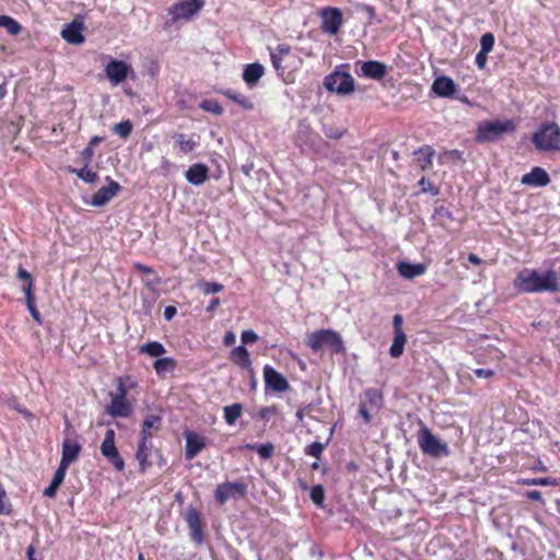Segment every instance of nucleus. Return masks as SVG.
I'll return each instance as SVG.
<instances>
[{"mask_svg":"<svg viewBox=\"0 0 560 560\" xmlns=\"http://www.w3.org/2000/svg\"><path fill=\"white\" fill-rule=\"evenodd\" d=\"M521 183L533 187H545L550 183V176L542 167L535 166L529 173L523 175Z\"/></svg>","mask_w":560,"mask_h":560,"instance_id":"obj_19","label":"nucleus"},{"mask_svg":"<svg viewBox=\"0 0 560 560\" xmlns=\"http://www.w3.org/2000/svg\"><path fill=\"white\" fill-rule=\"evenodd\" d=\"M93 154H94L93 148H91L89 145L82 150L81 156L84 161V165L89 166V163L91 162Z\"/></svg>","mask_w":560,"mask_h":560,"instance_id":"obj_54","label":"nucleus"},{"mask_svg":"<svg viewBox=\"0 0 560 560\" xmlns=\"http://www.w3.org/2000/svg\"><path fill=\"white\" fill-rule=\"evenodd\" d=\"M235 342V335L232 331H228L223 338V343L225 346H232Z\"/></svg>","mask_w":560,"mask_h":560,"instance_id":"obj_61","label":"nucleus"},{"mask_svg":"<svg viewBox=\"0 0 560 560\" xmlns=\"http://www.w3.org/2000/svg\"><path fill=\"white\" fill-rule=\"evenodd\" d=\"M404 318L400 314H396L393 317V326H394V332L404 331L401 328Z\"/></svg>","mask_w":560,"mask_h":560,"instance_id":"obj_56","label":"nucleus"},{"mask_svg":"<svg viewBox=\"0 0 560 560\" xmlns=\"http://www.w3.org/2000/svg\"><path fill=\"white\" fill-rule=\"evenodd\" d=\"M397 270L399 275L406 279H413L425 272V266L423 264H410V262H398Z\"/></svg>","mask_w":560,"mask_h":560,"instance_id":"obj_24","label":"nucleus"},{"mask_svg":"<svg viewBox=\"0 0 560 560\" xmlns=\"http://www.w3.org/2000/svg\"><path fill=\"white\" fill-rule=\"evenodd\" d=\"M203 4V0H182L174 3L167 10L171 19L165 22L164 28H170L180 21L190 20L202 9Z\"/></svg>","mask_w":560,"mask_h":560,"instance_id":"obj_6","label":"nucleus"},{"mask_svg":"<svg viewBox=\"0 0 560 560\" xmlns=\"http://www.w3.org/2000/svg\"><path fill=\"white\" fill-rule=\"evenodd\" d=\"M70 172L75 174L80 179L89 184H94L98 179V175L94 171L89 168V166L86 165H84V167L80 170L71 168Z\"/></svg>","mask_w":560,"mask_h":560,"instance_id":"obj_35","label":"nucleus"},{"mask_svg":"<svg viewBox=\"0 0 560 560\" xmlns=\"http://www.w3.org/2000/svg\"><path fill=\"white\" fill-rule=\"evenodd\" d=\"M361 402H366V406L370 407L371 410L377 411L383 404V395L376 388H369L364 392V397Z\"/></svg>","mask_w":560,"mask_h":560,"instance_id":"obj_28","label":"nucleus"},{"mask_svg":"<svg viewBox=\"0 0 560 560\" xmlns=\"http://www.w3.org/2000/svg\"><path fill=\"white\" fill-rule=\"evenodd\" d=\"M118 392L116 396L112 397L110 405L107 406L106 412L112 417H129L132 412V407L125 399L127 392L121 382L118 385Z\"/></svg>","mask_w":560,"mask_h":560,"instance_id":"obj_10","label":"nucleus"},{"mask_svg":"<svg viewBox=\"0 0 560 560\" xmlns=\"http://www.w3.org/2000/svg\"><path fill=\"white\" fill-rule=\"evenodd\" d=\"M418 444L423 454L433 458L446 457L451 454L447 444L440 441L425 425L418 433Z\"/></svg>","mask_w":560,"mask_h":560,"instance_id":"obj_7","label":"nucleus"},{"mask_svg":"<svg viewBox=\"0 0 560 560\" xmlns=\"http://www.w3.org/2000/svg\"><path fill=\"white\" fill-rule=\"evenodd\" d=\"M526 497L533 501H542V495L539 491L533 490L526 493Z\"/></svg>","mask_w":560,"mask_h":560,"instance_id":"obj_62","label":"nucleus"},{"mask_svg":"<svg viewBox=\"0 0 560 560\" xmlns=\"http://www.w3.org/2000/svg\"><path fill=\"white\" fill-rule=\"evenodd\" d=\"M357 65H361L359 74L369 79L382 80L387 72L386 65L381 61H358Z\"/></svg>","mask_w":560,"mask_h":560,"instance_id":"obj_17","label":"nucleus"},{"mask_svg":"<svg viewBox=\"0 0 560 560\" xmlns=\"http://www.w3.org/2000/svg\"><path fill=\"white\" fill-rule=\"evenodd\" d=\"M310 497L317 506H323L325 500V490L322 485H316L311 489Z\"/></svg>","mask_w":560,"mask_h":560,"instance_id":"obj_41","label":"nucleus"},{"mask_svg":"<svg viewBox=\"0 0 560 560\" xmlns=\"http://www.w3.org/2000/svg\"><path fill=\"white\" fill-rule=\"evenodd\" d=\"M533 143L539 151H560V128L556 122L542 124L533 135Z\"/></svg>","mask_w":560,"mask_h":560,"instance_id":"obj_5","label":"nucleus"},{"mask_svg":"<svg viewBox=\"0 0 560 560\" xmlns=\"http://www.w3.org/2000/svg\"><path fill=\"white\" fill-rule=\"evenodd\" d=\"M419 185L421 186L422 188V191L423 192H430L432 194L433 196H436L439 195L440 190L438 187H435L429 179H427L425 177H422L420 180H419Z\"/></svg>","mask_w":560,"mask_h":560,"instance_id":"obj_48","label":"nucleus"},{"mask_svg":"<svg viewBox=\"0 0 560 560\" xmlns=\"http://www.w3.org/2000/svg\"><path fill=\"white\" fill-rule=\"evenodd\" d=\"M114 132L118 135L120 138H128L132 131V124L130 120H125L121 122H118L113 128Z\"/></svg>","mask_w":560,"mask_h":560,"instance_id":"obj_39","label":"nucleus"},{"mask_svg":"<svg viewBox=\"0 0 560 560\" xmlns=\"http://www.w3.org/2000/svg\"><path fill=\"white\" fill-rule=\"evenodd\" d=\"M102 455L115 467L116 470L122 471L125 468V462L118 453L115 445V431L108 429L105 433L104 441L101 445Z\"/></svg>","mask_w":560,"mask_h":560,"instance_id":"obj_8","label":"nucleus"},{"mask_svg":"<svg viewBox=\"0 0 560 560\" xmlns=\"http://www.w3.org/2000/svg\"><path fill=\"white\" fill-rule=\"evenodd\" d=\"M417 162L421 170L425 171L432 165V158L434 155V151L430 147H424L419 149L416 152Z\"/></svg>","mask_w":560,"mask_h":560,"instance_id":"obj_30","label":"nucleus"},{"mask_svg":"<svg viewBox=\"0 0 560 560\" xmlns=\"http://www.w3.org/2000/svg\"><path fill=\"white\" fill-rule=\"evenodd\" d=\"M264 377L267 388H271L277 393H283L289 389L290 385L287 378L273 368L266 365L264 368Z\"/></svg>","mask_w":560,"mask_h":560,"instance_id":"obj_15","label":"nucleus"},{"mask_svg":"<svg viewBox=\"0 0 560 560\" xmlns=\"http://www.w3.org/2000/svg\"><path fill=\"white\" fill-rule=\"evenodd\" d=\"M136 268H137L139 271H141V272H143V273H147V275H151V273H153V272H154V271H153V269H152L151 267L144 266V265H142V264H136Z\"/></svg>","mask_w":560,"mask_h":560,"instance_id":"obj_63","label":"nucleus"},{"mask_svg":"<svg viewBox=\"0 0 560 560\" xmlns=\"http://www.w3.org/2000/svg\"><path fill=\"white\" fill-rule=\"evenodd\" d=\"M184 518L190 530L191 540L198 545L201 544L203 540V534L200 513L190 505L185 510Z\"/></svg>","mask_w":560,"mask_h":560,"instance_id":"obj_13","label":"nucleus"},{"mask_svg":"<svg viewBox=\"0 0 560 560\" xmlns=\"http://www.w3.org/2000/svg\"><path fill=\"white\" fill-rule=\"evenodd\" d=\"M270 57H271V61H272V66L275 67V69L278 71V72H281L283 73L284 70H285V67L282 66V59L278 52H270Z\"/></svg>","mask_w":560,"mask_h":560,"instance_id":"obj_50","label":"nucleus"},{"mask_svg":"<svg viewBox=\"0 0 560 560\" xmlns=\"http://www.w3.org/2000/svg\"><path fill=\"white\" fill-rule=\"evenodd\" d=\"M81 451V445L77 442L66 440L62 444V454L60 464L69 467L71 463L77 460Z\"/></svg>","mask_w":560,"mask_h":560,"instance_id":"obj_22","label":"nucleus"},{"mask_svg":"<svg viewBox=\"0 0 560 560\" xmlns=\"http://www.w3.org/2000/svg\"><path fill=\"white\" fill-rule=\"evenodd\" d=\"M265 73L262 65L255 62L247 65L243 72V80L247 85L254 86L261 79Z\"/></svg>","mask_w":560,"mask_h":560,"instance_id":"obj_23","label":"nucleus"},{"mask_svg":"<svg viewBox=\"0 0 560 560\" xmlns=\"http://www.w3.org/2000/svg\"><path fill=\"white\" fill-rule=\"evenodd\" d=\"M406 342L407 336L404 331L394 332L393 343L389 348L390 357L394 359L401 357Z\"/></svg>","mask_w":560,"mask_h":560,"instance_id":"obj_29","label":"nucleus"},{"mask_svg":"<svg viewBox=\"0 0 560 560\" xmlns=\"http://www.w3.org/2000/svg\"><path fill=\"white\" fill-rule=\"evenodd\" d=\"M360 416L364 419L366 423L371 421L370 407L366 406V402H361L359 408Z\"/></svg>","mask_w":560,"mask_h":560,"instance_id":"obj_53","label":"nucleus"},{"mask_svg":"<svg viewBox=\"0 0 560 560\" xmlns=\"http://www.w3.org/2000/svg\"><path fill=\"white\" fill-rule=\"evenodd\" d=\"M67 469V466L59 463V467L55 471L51 482L60 487V485L63 482Z\"/></svg>","mask_w":560,"mask_h":560,"instance_id":"obj_49","label":"nucleus"},{"mask_svg":"<svg viewBox=\"0 0 560 560\" xmlns=\"http://www.w3.org/2000/svg\"><path fill=\"white\" fill-rule=\"evenodd\" d=\"M85 28L84 23L80 19H74L72 22L65 25L61 31L62 38L71 45H80L84 43L85 38L82 34Z\"/></svg>","mask_w":560,"mask_h":560,"instance_id":"obj_14","label":"nucleus"},{"mask_svg":"<svg viewBox=\"0 0 560 560\" xmlns=\"http://www.w3.org/2000/svg\"><path fill=\"white\" fill-rule=\"evenodd\" d=\"M147 442L148 440H143V438H141V442L136 454V458L139 462L141 471H144L147 467L150 466L148 463Z\"/></svg>","mask_w":560,"mask_h":560,"instance_id":"obj_38","label":"nucleus"},{"mask_svg":"<svg viewBox=\"0 0 560 560\" xmlns=\"http://www.w3.org/2000/svg\"><path fill=\"white\" fill-rule=\"evenodd\" d=\"M324 133L331 139H339L342 137L343 131H339L338 129H334L332 127H328L324 129Z\"/></svg>","mask_w":560,"mask_h":560,"instance_id":"obj_55","label":"nucleus"},{"mask_svg":"<svg viewBox=\"0 0 560 560\" xmlns=\"http://www.w3.org/2000/svg\"><path fill=\"white\" fill-rule=\"evenodd\" d=\"M104 71L110 83L118 85L127 79L132 68L122 60H112L106 65Z\"/></svg>","mask_w":560,"mask_h":560,"instance_id":"obj_12","label":"nucleus"},{"mask_svg":"<svg viewBox=\"0 0 560 560\" xmlns=\"http://www.w3.org/2000/svg\"><path fill=\"white\" fill-rule=\"evenodd\" d=\"M246 448L255 450L262 459H269L273 455L275 446L268 442L265 444H246Z\"/></svg>","mask_w":560,"mask_h":560,"instance_id":"obj_34","label":"nucleus"},{"mask_svg":"<svg viewBox=\"0 0 560 560\" xmlns=\"http://www.w3.org/2000/svg\"><path fill=\"white\" fill-rule=\"evenodd\" d=\"M487 60H488V52L479 50L476 56V65L478 66V68L483 69L487 65Z\"/></svg>","mask_w":560,"mask_h":560,"instance_id":"obj_52","label":"nucleus"},{"mask_svg":"<svg viewBox=\"0 0 560 560\" xmlns=\"http://www.w3.org/2000/svg\"><path fill=\"white\" fill-rule=\"evenodd\" d=\"M514 287L524 293L560 291V282L555 270L540 273L536 269H523L517 273Z\"/></svg>","mask_w":560,"mask_h":560,"instance_id":"obj_1","label":"nucleus"},{"mask_svg":"<svg viewBox=\"0 0 560 560\" xmlns=\"http://www.w3.org/2000/svg\"><path fill=\"white\" fill-rule=\"evenodd\" d=\"M320 18L323 32L330 35H336L339 32L343 22L342 13L339 9L325 8L322 10Z\"/></svg>","mask_w":560,"mask_h":560,"instance_id":"obj_11","label":"nucleus"},{"mask_svg":"<svg viewBox=\"0 0 560 560\" xmlns=\"http://www.w3.org/2000/svg\"><path fill=\"white\" fill-rule=\"evenodd\" d=\"M515 131V124L510 120L483 121L478 125L476 140L480 143L494 142L505 133Z\"/></svg>","mask_w":560,"mask_h":560,"instance_id":"obj_4","label":"nucleus"},{"mask_svg":"<svg viewBox=\"0 0 560 560\" xmlns=\"http://www.w3.org/2000/svg\"><path fill=\"white\" fill-rule=\"evenodd\" d=\"M324 448H325V444H323L320 442H313L306 446L305 453L315 458H319Z\"/></svg>","mask_w":560,"mask_h":560,"instance_id":"obj_46","label":"nucleus"},{"mask_svg":"<svg viewBox=\"0 0 560 560\" xmlns=\"http://www.w3.org/2000/svg\"><path fill=\"white\" fill-rule=\"evenodd\" d=\"M178 144L179 149L184 153L191 152L196 147V141L190 138H187L184 133H175L173 137Z\"/></svg>","mask_w":560,"mask_h":560,"instance_id":"obj_36","label":"nucleus"},{"mask_svg":"<svg viewBox=\"0 0 560 560\" xmlns=\"http://www.w3.org/2000/svg\"><path fill=\"white\" fill-rule=\"evenodd\" d=\"M520 483L524 486H555L557 485L555 479L551 478H533V479H522Z\"/></svg>","mask_w":560,"mask_h":560,"instance_id":"obj_43","label":"nucleus"},{"mask_svg":"<svg viewBox=\"0 0 560 560\" xmlns=\"http://www.w3.org/2000/svg\"><path fill=\"white\" fill-rule=\"evenodd\" d=\"M474 373L477 377H485V378L491 377L494 374V372L490 369H476L474 371Z\"/></svg>","mask_w":560,"mask_h":560,"instance_id":"obj_57","label":"nucleus"},{"mask_svg":"<svg viewBox=\"0 0 560 560\" xmlns=\"http://www.w3.org/2000/svg\"><path fill=\"white\" fill-rule=\"evenodd\" d=\"M220 304V300L218 298H214L211 300L209 305L207 306V312H212L215 310V307Z\"/></svg>","mask_w":560,"mask_h":560,"instance_id":"obj_64","label":"nucleus"},{"mask_svg":"<svg viewBox=\"0 0 560 560\" xmlns=\"http://www.w3.org/2000/svg\"><path fill=\"white\" fill-rule=\"evenodd\" d=\"M273 52H278V55L283 58L285 56H289L291 52V47L288 45H278L276 50Z\"/></svg>","mask_w":560,"mask_h":560,"instance_id":"obj_58","label":"nucleus"},{"mask_svg":"<svg viewBox=\"0 0 560 560\" xmlns=\"http://www.w3.org/2000/svg\"><path fill=\"white\" fill-rule=\"evenodd\" d=\"M201 289L205 294H212L221 292L224 289V287L218 282H203L201 284Z\"/></svg>","mask_w":560,"mask_h":560,"instance_id":"obj_47","label":"nucleus"},{"mask_svg":"<svg viewBox=\"0 0 560 560\" xmlns=\"http://www.w3.org/2000/svg\"><path fill=\"white\" fill-rule=\"evenodd\" d=\"M494 46V36L492 33H485L480 38V50L490 52Z\"/></svg>","mask_w":560,"mask_h":560,"instance_id":"obj_44","label":"nucleus"},{"mask_svg":"<svg viewBox=\"0 0 560 560\" xmlns=\"http://www.w3.org/2000/svg\"><path fill=\"white\" fill-rule=\"evenodd\" d=\"M121 187L115 180H109L107 186L101 187L93 196L91 205L94 207L105 206L112 198H114Z\"/></svg>","mask_w":560,"mask_h":560,"instance_id":"obj_16","label":"nucleus"},{"mask_svg":"<svg viewBox=\"0 0 560 560\" xmlns=\"http://www.w3.org/2000/svg\"><path fill=\"white\" fill-rule=\"evenodd\" d=\"M18 277L22 280H27V284H26V287H24L23 290L26 295V304H27L28 312L35 318V304L33 302V296H32V288H33L32 276L25 269L20 267L18 270Z\"/></svg>","mask_w":560,"mask_h":560,"instance_id":"obj_25","label":"nucleus"},{"mask_svg":"<svg viewBox=\"0 0 560 560\" xmlns=\"http://www.w3.org/2000/svg\"><path fill=\"white\" fill-rule=\"evenodd\" d=\"M161 423L162 418L160 416L153 413L148 415L143 420L141 438H143V440L152 438L151 429L159 430L161 428Z\"/></svg>","mask_w":560,"mask_h":560,"instance_id":"obj_27","label":"nucleus"},{"mask_svg":"<svg viewBox=\"0 0 560 560\" xmlns=\"http://www.w3.org/2000/svg\"><path fill=\"white\" fill-rule=\"evenodd\" d=\"M306 345L314 351L318 352L323 348H329L332 353L339 354L345 352V345L340 334L331 329H319L307 336Z\"/></svg>","mask_w":560,"mask_h":560,"instance_id":"obj_2","label":"nucleus"},{"mask_svg":"<svg viewBox=\"0 0 560 560\" xmlns=\"http://www.w3.org/2000/svg\"><path fill=\"white\" fill-rule=\"evenodd\" d=\"M58 488H59L58 485H55L54 482H50L49 487H47L44 490V495L52 498L56 494Z\"/></svg>","mask_w":560,"mask_h":560,"instance_id":"obj_60","label":"nucleus"},{"mask_svg":"<svg viewBox=\"0 0 560 560\" xmlns=\"http://www.w3.org/2000/svg\"><path fill=\"white\" fill-rule=\"evenodd\" d=\"M177 313V310L175 306L170 305L164 308V318L166 320H171Z\"/></svg>","mask_w":560,"mask_h":560,"instance_id":"obj_59","label":"nucleus"},{"mask_svg":"<svg viewBox=\"0 0 560 560\" xmlns=\"http://www.w3.org/2000/svg\"><path fill=\"white\" fill-rule=\"evenodd\" d=\"M345 68H349V65H340L336 67L334 72L325 77L324 86L329 92L337 93L338 95H349L354 92V79L348 71H343Z\"/></svg>","mask_w":560,"mask_h":560,"instance_id":"obj_3","label":"nucleus"},{"mask_svg":"<svg viewBox=\"0 0 560 560\" xmlns=\"http://www.w3.org/2000/svg\"><path fill=\"white\" fill-rule=\"evenodd\" d=\"M246 491L247 487L243 481H226L217 487L214 498L220 504H224L231 499L245 497Z\"/></svg>","mask_w":560,"mask_h":560,"instance_id":"obj_9","label":"nucleus"},{"mask_svg":"<svg viewBox=\"0 0 560 560\" xmlns=\"http://www.w3.org/2000/svg\"><path fill=\"white\" fill-rule=\"evenodd\" d=\"M140 353H147L150 357H160L166 352L164 346L159 341H150L142 345L139 349Z\"/></svg>","mask_w":560,"mask_h":560,"instance_id":"obj_33","label":"nucleus"},{"mask_svg":"<svg viewBox=\"0 0 560 560\" xmlns=\"http://www.w3.org/2000/svg\"><path fill=\"white\" fill-rule=\"evenodd\" d=\"M186 179L189 184L195 186L202 185L209 177V168L207 165L196 163L186 171Z\"/></svg>","mask_w":560,"mask_h":560,"instance_id":"obj_21","label":"nucleus"},{"mask_svg":"<svg viewBox=\"0 0 560 560\" xmlns=\"http://www.w3.org/2000/svg\"><path fill=\"white\" fill-rule=\"evenodd\" d=\"M243 411V405L235 402L223 408L224 420L228 424L233 425L236 420L241 417Z\"/></svg>","mask_w":560,"mask_h":560,"instance_id":"obj_31","label":"nucleus"},{"mask_svg":"<svg viewBox=\"0 0 560 560\" xmlns=\"http://www.w3.org/2000/svg\"><path fill=\"white\" fill-rule=\"evenodd\" d=\"M431 89L440 97H452L456 91V84L450 77L441 75L433 81Z\"/></svg>","mask_w":560,"mask_h":560,"instance_id":"obj_20","label":"nucleus"},{"mask_svg":"<svg viewBox=\"0 0 560 560\" xmlns=\"http://www.w3.org/2000/svg\"><path fill=\"white\" fill-rule=\"evenodd\" d=\"M225 95L229 98L233 100L234 102L238 103L245 109H253L254 108L253 103L246 96H244L243 94L235 93V92H232V91H228L225 93Z\"/></svg>","mask_w":560,"mask_h":560,"instance_id":"obj_40","label":"nucleus"},{"mask_svg":"<svg viewBox=\"0 0 560 560\" xmlns=\"http://www.w3.org/2000/svg\"><path fill=\"white\" fill-rule=\"evenodd\" d=\"M200 107L203 110L213 113L215 115H221L223 113L222 106L217 101H212V100L202 101Z\"/></svg>","mask_w":560,"mask_h":560,"instance_id":"obj_45","label":"nucleus"},{"mask_svg":"<svg viewBox=\"0 0 560 560\" xmlns=\"http://www.w3.org/2000/svg\"><path fill=\"white\" fill-rule=\"evenodd\" d=\"M433 219L438 220L441 224L445 223V219L454 220L452 212L443 206H439L434 209Z\"/></svg>","mask_w":560,"mask_h":560,"instance_id":"obj_42","label":"nucleus"},{"mask_svg":"<svg viewBox=\"0 0 560 560\" xmlns=\"http://www.w3.org/2000/svg\"><path fill=\"white\" fill-rule=\"evenodd\" d=\"M241 338H242L243 343H253V342L257 341L258 336L254 330L249 329V330H244L242 332Z\"/></svg>","mask_w":560,"mask_h":560,"instance_id":"obj_51","label":"nucleus"},{"mask_svg":"<svg viewBox=\"0 0 560 560\" xmlns=\"http://www.w3.org/2000/svg\"><path fill=\"white\" fill-rule=\"evenodd\" d=\"M176 361L173 358H160L153 363V368L158 375H163L166 372H171L175 369Z\"/></svg>","mask_w":560,"mask_h":560,"instance_id":"obj_32","label":"nucleus"},{"mask_svg":"<svg viewBox=\"0 0 560 560\" xmlns=\"http://www.w3.org/2000/svg\"><path fill=\"white\" fill-rule=\"evenodd\" d=\"M186 447L185 458L188 460L194 459L206 446L205 439L194 431L185 433Z\"/></svg>","mask_w":560,"mask_h":560,"instance_id":"obj_18","label":"nucleus"},{"mask_svg":"<svg viewBox=\"0 0 560 560\" xmlns=\"http://www.w3.org/2000/svg\"><path fill=\"white\" fill-rule=\"evenodd\" d=\"M231 360L242 369L250 370L252 361L248 350L244 346H238L232 350Z\"/></svg>","mask_w":560,"mask_h":560,"instance_id":"obj_26","label":"nucleus"},{"mask_svg":"<svg viewBox=\"0 0 560 560\" xmlns=\"http://www.w3.org/2000/svg\"><path fill=\"white\" fill-rule=\"evenodd\" d=\"M0 26L5 28L11 35H18L21 32V25L8 15H0Z\"/></svg>","mask_w":560,"mask_h":560,"instance_id":"obj_37","label":"nucleus"}]
</instances>
